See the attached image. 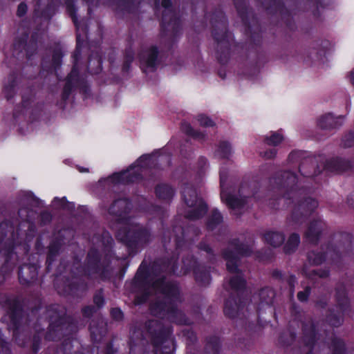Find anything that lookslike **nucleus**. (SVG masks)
<instances>
[{"instance_id":"5fc2aeb1","label":"nucleus","mask_w":354,"mask_h":354,"mask_svg":"<svg viewBox=\"0 0 354 354\" xmlns=\"http://www.w3.org/2000/svg\"><path fill=\"white\" fill-rule=\"evenodd\" d=\"M101 327L103 328L104 326V324L103 322H100Z\"/></svg>"},{"instance_id":"603ef678","label":"nucleus","mask_w":354,"mask_h":354,"mask_svg":"<svg viewBox=\"0 0 354 354\" xmlns=\"http://www.w3.org/2000/svg\"><path fill=\"white\" fill-rule=\"evenodd\" d=\"M75 68H73V71H72V72H71V75H70V76H72V75H73V73H75Z\"/></svg>"},{"instance_id":"49530a36","label":"nucleus","mask_w":354,"mask_h":354,"mask_svg":"<svg viewBox=\"0 0 354 354\" xmlns=\"http://www.w3.org/2000/svg\"><path fill=\"white\" fill-rule=\"evenodd\" d=\"M234 1L235 5H236L237 9L239 10V3H241L242 1V0H234ZM239 12H240V10H239Z\"/></svg>"},{"instance_id":"2eb2a0df","label":"nucleus","mask_w":354,"mask_h":354,"mask_svg":"<svg viewBox=\"0 0 354 354\" xmlns=\"http://www.w3.org/2000/svg\"><path fill=\"white\" fill-rule=\"evenodd\" d=\"M241 308V304H238L232 299H227L225 304V314L230 317L236 316Z\"/></svg>"},{"instance_id":"f8f14e48","label":"nucleus","mask_w":354,"mask_h":354,"mask_svg":"<svg viewBox=\"0 0 354 354\" xmlns=\"http://www.w3.org/2000/svg\"><path fill=\"white\" fill-rule=\"evenodd\" d=\"M264 239L267 243L277 248L283 243L285 236L279 232L270 231L264 234Z\"/></svg>"},{"instance_id":"a18cd8bd","label":"nucleus","mask_w":354,"mask_h":354,"mask_svg":"<svg viewBox=\"0 0 354 354\" xmlns=\"http://www.w3.org/2000/svg\"><path fill=\"white\" fill-rule=\"evenodd\" d=\"M330 322L332 325L337 326L341 324V319H338L336 322H333L332 320H330Z\"/></svg>"},{"instance_id":"412c9836","label":"nucleus","mask_w":354,"mask_h":354,"mask_svg":"<svg viewBox=\"0 0 354 354\" xmlns=\"http://www.w3.org/2000/svg\"><path fill=\"white\" fill-rule=\"evenodd\" d=\"M181 130L185 133L190 135L196 138H203L204 135L200 132L194 131L191 125L187 122H183L181 124Z\"/></svg>"},{"instance_id":"393cba45","label":"nucleus","mask_w":354,"mask_h":354,"mask_svg":"<svg viewBox=\"0 0 354 354\" xmlns=\"http://www.w3.org/2000/svg\"><path fill=\"white\" fill-rule=\"evenodd\" d=\"M308 259L310 263L315 265H319L324 261L322 255L315 252H310L308 253Z\"/></svg>"},{"instance_id":"4d7b16f0","label":"nucleus","mask_w":354,"mask_h":354,"mask_svg":"<svg viewBox=\"0 0 354 354\" xmlns=\"http://www.w3.org/2000/svg\"><path fill=\"white\" fill-rule=\"evenodd\" d=\"M163 352H164L165 353H166V354H169V353L171 352V351L169 350V351H163Z\"/></svg>"},{"instance_id":"20e7f679","label":"nucleus","mask_w":354,"mask_h":354,"mask_svg":"<svg viewBox=\"0 0 354 354\" xmlns=\"http://www.w3.org/2000/svg\"><path fill=\"white\" fill-rule=\"evenodd\" d=\"M213 36L217 42V51L227 55L229 53L232 39L226 32L224 24H221L214 28Z\"/></svg>"},{"instance_id":"1a4fd4ad","label":"nucleus","mask_w":354,"mask_h":354,"mask_svg":"<svg viewBox=\"0 0 354 354\" xmlns=\"http://www.w3.org/2000/svg\"><path fill=\"white\" fill-rule=\"evenodd\" d=\"M343 118L335 117L330 113L322 115L317 120V125L322 129L330 130L342 125Z\"/></svg>"},{"instance_id":"864d4df0","label":"nucleus","mask_w":354,"mask_h":354,"mask_svg":"<svg viewBox=\"0 0 354 354\" xmlns=\"http://www.w3.org/2000/svg\"><path fill=\"white\" fill-rule=\"evenodd\" d=\"M320 172H321L320 170H318L317 171H315L314 175H317V174H319Z\"/></svg>"},{"instance_id":"de8ad7c7","label":"nucleus","mask_w":354,"mask_h":354,"mask_svg":"<svg viewBox=\"0 0 354 354\" xmlns=\"http://www.w3.org/2000/svg\"><path fill=\"white\" fill-rule=\"evenodd\" d=\"M163 344H166L167 346L172 345V342L169 339H165Z\"/></svg>"},{"instance_id":"4468645a","label":"nucleus","mask_w":354,"mask_h":354,"mask_svg":"<svg viewBox=\"0 0 354 354\" xmlns=\"http://www.w3.org/2000/svg\"><path fill=\"white\" fill-rule=\"evenodd\" d=\"M300 243L299 234L292 233L288 238L285 247L284 251L287 254L292 253L295 251Z\"/></svg>"},{"instance_id":"a878e982","label":"nucleus","mask_w":354,"mask_h":354,"mask_svg":"<svg viewBox=\"0 0 354 354\" xmlns=\"http://www.w3.org/2000/svg\"><path fill=\"white\" fill-rule=\"evenodd\" d=\"M309 277L313 279H316L317 277L326 278L328 276V272L327 270H310L309 273L307 274Z\"/></svg>"},{"instance_id":"f257e3e1","label":"nucleus","mask_w":354,"mask_h":354,"mask_svg":"<svg viewBox=\"0 0 354 354\" xmlns=\"http://www.w3.org/2000/svg\"><path fill=\"white\" fill-rule=\"evenodd\" d=\"M250 252L251 248L248 245L239 243H232L223 252L227 269L229 272L235 274L230 279V287L234 290H239L245 286L244 279L241 274L237 272V261L241 256H247Z\"/></svg>"},{"instance_id":"37998d69","label":"nucleus","mask_w":354,"mask_h":354,"mask_svg":"<svg viewBox=\"0 0 354 354\" xmlns=\"http://www.w3.org/2000/svg\"><path fill=\"white\" fill-rule=\"evenodd\" d=\"M6 97L10 99L12 96V92L11 88H6L5 90Z\"/></svg>"},{"instance_id":"423d86ee","label":"nucleus","mask_w":354,"mask_h":354,"mask_svg":"<svg viewBox=\"0 0 354 354\" xmlns=\"http://www.w3.org/2000/svg\"><path fill=\"white\" fill-rule=\"evenodd\" d=\"M220 180H221V196L223 201L225 202V203L232 209H239L244 206L245 204L247 203V198L249 197V196H245L243 195L242 196V194H243V190L240 191L241 193V198H238L237 197H235L234 196H232L223 190L224 187V183L225 180V176L223 175V174H221L220 175Z\"/></svg>"},{"instance_id":"a19ab883","label":"nucleus","mask_w":354,"mask_h":354,"mask_svg":"<svg viewBox=\"0 0 354 354\" xmlns=\"http://www.w3.org/2000/svg\"><path fill=\"white\" fill-rule=\"evenodd\" d=\"M161 5L162 7L167 8L171 5V0H162Z\"/></svg>"},{"instance_id":"c756f323","label":"nucleus","mask_w":354,"mask_h":354,"mask_svg":"<svg viewBox=\"0 0 354 354\" xmlns=\"http://www.w3.org/2000/svg\"><path fill=\"white\" fill-rule=\"evenodd\" d=\"M149 330L151 333H156L161 328L160 324L157 321H151L149 323Z\"/></svg>"},{"instance_id":"79ce46f5","label":"nucleus","mask_w":354,"mask_h":354,"mask_svg":"<svg viewBox=\"0 0 354 354\" xmlns=\"http://www.w3.org/2000/svg\"><path fill=\"white\" fill-rule=\"evenodd\" d=\"M335 256L337 257V254L334 251H329L326 252V257L330 258L331 260H334Z\"/></svg>"},{"instance_id":"3c124183","label":"nucleus","mask_w":354,"mask_h":354,"mask_svg":"<svg viewBox=\"0 0 354 354\" xmlns=\"http://www.w3.org/2000/svg\"><path fill=\"white\" fill-rule=\"evenodd\" d=\"M351 80L352 84H353V86H354V71L351 73Z\"/></svg>"},{"instance_id":"6ab92c4d","label":"nucleus","mask_w":354,"mask_h":354,"mask_svg":"<svg viewBox=\"0 0 354 354\" xmlns=\"http://www.w3.org/2000/svg\"><path fill=\"white\" fill-rule=\"evenodd\" d=\"M283 136L280 132H272L270 136H266L264 142L270 146H277L283 140Z\"/></svg>"},{"instance_id":"b1692460","label":"nucleus","mask_w":354,"mask_h":354,"mask_svg":"<svg viewBox=\"0 0 354 354\" xmlns=\"http://www.w3.org/2000/svg\"><path fill=\"white\" fill-rule=\"evenodd\" d=\"M218 152L221 156L227 158L231 153L230 145L227 142H221L219 145Z\"/></svg>"},{"instance_id":"a211bd4d","label":"nucleus","mask_w":354,"mask_h":354,"mask_svg":"<svg viewBox=\"0 0 354 354\" xmlns=\"http://www.w3.org/2000/svg\"><path fill=\"white\" fill-rule=\"evenodd\" d=\"M297 182L296 176L290 171H284L281 174V180H280V185L291 187L295 185Z\"/></svg>"},{"instance_id":"2f4dec72","label":"nucleus","mask_w":354,"mask_h":354,"mask_svg":"<svg viewBox=\"0 0 354 354\" xmlns=\"http://www.w3.org/2000/svg\"><path fill=\"white\" fill-rule=\"evenodd\" d=\"M277 151L275 149H270L263 152L261 156L266 159H272L276 156Z\"/></svg>"},{"instance_id":"c9c22d12","label":"nucleus","mask_w":354,"mask_h":354,"mask_svg":"<svg viewBox=\"0 0 354 354\" xmlns=\"http://www.w3.org/2000/svg\"><path fill=\"white\" fill-rule=\"evenodd\" d=\"M346 202L348 207L354 209V193H352L347 196Z\"/></svg>"},{"instance_id":"39448f33","label":"nucleus","mask_w":354,"mask_h":354,"mask_svg":"<svg viewBox=\"0 0 354 354\" xmlns=\"http://www.w3.org/2000/svg\"><path fill=\"white\" fill-rule=\"evenodd\" d=\"M318 203L313 198H308L301 202L294 209L291 220L295 223H299L302 216H306L317 208Z\"/></svg>"},{"instance_id":"8fccbe9b","label":"nucleus","mask_w":354,"mask_h":354,"mask_svg":"<svg viewBox=\"0 0 354 354\" xmlns=\"http://www.w3.org/2000/svg\"><path fill=\"white\" fill-rule=\"evenodd\" d=\"M71 17L73 19L74 23L76 24V19H75V15H74V14H73V12L72 11H71Z\"/></svg>"},{"instance_id":"0eeeda50","label":"nucleus","mask_w":354,"mask_h":354,"mask_svg":"<svg viewBox=\"0 0 354 354\" xmlns=\"http://www.w3.org/2000/svg\"><path fill=\"white\" fill-rule=\"evenodd\" d=\"M153 287L156 290L161 292L170 300H177L179 299V290L176 284L173 283H165L162 279L158 280L153 284Z\"/></svg>"},{"instance_id":"4be33fe9","label":"nucleus","mask_w":354,"mask_h":354,"mask_svg":"<svg viewBox=\"0 0 354 354\" xmlns=\"http://www.w3.org/2000/svg\"><path fill=\"white\" fill-rule=\"evenodd\" d=\"M194 273L197 281L202 284H207L209 283L210 275L209 272L197 269L194 270Z\"/></svg>"},{"instance_id":"5701e85b","label":"nucleus","mask_w":354,"mask_h":354,"mask_svg":"<svg viewBox=\"0 0 354 354\" xmlns=\"http://www.w3.org/2000/svg\"><path fill=\"white\" fill-rule=\"evenodd\" d=\"M222 221V216L216 210H214L210 216L209 221L207 223V227L209 229H213L214 226L218 225Z\"/></svg>"},{"instance_id":"9b49d317","label":"nucleus","mask_w":354,"mask_h":354,"mask_svg":"<svg viewBox=\"0 0 354 354\" xmlns=\"http://www.w3.org/2000/svg\"><path fill=\"white\" fill-rule=\"evenodd\" d=\"M324 226L325 224L322 221H314L311 222L305 234L306 239L312 243L317 241Z\"/></svg>"},{"instance_id":"9d476101","label":"nucleus","mask_w":354,"mask_h":354,"mask_svg":"<svg viewBox=\"0 0 354 354\" xmlns=\"http://www.w3.org/2000/svg\"><path fill=\"white\" fill-rule=\"evenodd\" d=\"M158 50L151 47L143 52L140 55L141 62L146 67L153 69L158 63Z\"/></svg>"},{"instance_id":"c03bdc74","label":"nucleus","mask_w":354,"mask_h":354,"mask_svg":"<svg viewBox=\"0 0 354 354\" xmlns=\"http://www.w3.org/2000/svg\"><path fill=\"white\" fill-rule=\"evenodd\" d=\"M49 252L50 255H55V250L54 245H50L49 248Z\"/></svg>"},{"instance_id":"680f3d73","label":"nucleus","mask_w":354,"mask_h":354,"mask_svg":"<svg viewBox=\"0 0 354 354\" xmlns=\"http://www.w3.org/2000/svg\"><path fill=\"white\" fill-rule=\"evenodd\" d=\"M326 169H330V170H331V169H330V168H329V166H328V165H327V166H326Z\"/></svg>"},{"instance_id":"72a5a7b5","label":"nucleus","mask_w":354,"mask_h":354,"mask_svg":"<svg viewBox=\"0 0 354 354\" xmlns=\"http://www.w3.org/2000/svg\"><path fill=\"white\" fill-rule=\"evenodd\" d=\"M94 303L98 306L100 307L104 303V299L100 293H98L94 297Z\"/></svg>"},{"instance_id":"09e8293b","label":"nucleus","mask_w":354,"mask_h":354,"mask_svg":"<svg viewBox=\"0 0 354 354\" xmlns=\"http://www.w3.org/2000/svg\"><path fill=\"white\" fill-rule=\"evenodd\" d=\"M204 250H206L207 252H211V248L208 245H205L204 246Z\"/></svg>"},{"instance_id":"6e6d98bb","label":"nucleus","mask_w":354,"mask_h":354,"mask_svg":"<svg viewBox=\"0 0 354 354\" xmlns=\"http://www.w3.org/2000/svg\"><path fill=\"white\" fill-rule=\"evenodd\" d=\"M128 173L129 172H125L124 174H123L124 176V177H127L128 176Z\"/></svg>"},{"instance_id":"13d9d810","label":"nucleus","mask_w":354,"mask_h":354,"mask_svg":"<svg viewBox=\"0 0 354 354\" xmlns=\"http://www.w3.org/2000/svg\"><path fill=\"white\" fill-rule=\"evenodd\" d=\"M80 171H88V169H84V170L80 169Z\"/></svg>"},{"instance_id":"58836bf2","label":"nucleus","mask_w":354,"mask_h":354,"mask_svg":"<svg viewBox=\"0 0 354 354\" xmlns=\"http://www.w3.org/2000/svg\"><path fill=\"white\" fill-rule=\"evenodd\" d=\"M61 57H62V54L59 52H57L53 55V61L55 65L59 64Z\"/></svg>"},{"instance_id":"bf43d9fd","label":"nucleus","mask_w":354,"mask_h":354,"mask_svg":"<svg viewBox=\"0 0 354 354\" xmlns=\"http://www.w3.org/2000/svg\"><path fill=\"white\" fill-rule=\"evenodd\" d=\"M313 334V331L312 330V331L310 332V338H312Z\"/></svg>"},{"instance_id":"7ed1b4c3","label":"nucleus","mask_w":354,"mask_h":354,"mask_svg":"<svg viewBox=\"0 0 354 354\" xmlns=\"http://www.w3.org/2000/svg\"><path fill=\"white\" fill-rule=\"evenodd\" d=\"M151 312L155 316H160L167 313L168 317L178 324H188L183 313L173 306H167L162 302L154 303L151 306Z\"/></svg>"},{"instance_id":"7c9ffc66","label":"nucleus","mask_w":354,"mask_h":354,"mask_svg":"<svg viewBox=\"0 0 354 354\" xmlns=\"http://www.w3.org/2000/svg\"><path fill=\"white\" fill-rule=\"evenodd\" d=\"M310 294V288L306 287L304 291L299 292L297 294V298L301 301H305L307 300Z\"/></svg>"},{"instance_id":"c85d7f7f","label":"nucleus","mask_w":354,"mask_h":354,"mask_svg":"<svg viewBox=\"0 0 354 354\" xmlns=\"http://www.w3.org/2000/svg\"><path fill=\"white\" fill-rule=\"evenodd\" d=\"M343 144L346 147H351L354 145V133H350L343 138Z\"/></svg>"},{"instance_id":"473e14b6","label":"nucleus","mask_w":354,"mask_h":354,"mask_svg":"<svg viewBox=\"0 0 354 354\" xmlns=\"http://www.w3.org/2000/svg\"><path fill=\"white\" fill-rule=\"evenodd\" d=\"M111 315L112 317L116 319L120 320L122 318V311L118 308H114L111 310Z\"/></svg>"},{"instance_id":"052dcab7","label":"nucleus","mask_w":354,"mask_h":354,"mask_svg":"<svg viewBox=\"0 0 354 354\" xmlns=\"http://www.w3.org/2000/svg\"><path fill=\"white\" fill-rule=\"evenodd\" d=\"M154 343H155L156 346H158V342L156 340H154Z\"/></svg>"},{"instance_id":"cd10ccee","label":"nucleus","mask_w":354,"mask_h":354,"mask_svg":"<svg viewBox=\"0 0 354 354\" xmlns=\"http://www.w3.org/2000/svg\"><path fill=\"white\" fill-rule=\"evenodd\" d=\"M344 344L340 339L335 340L333 344V354H344Z\"/></svg>"},{"instance_id":"e433bc0d","label":"nucleus","mask_w":354,"mask_h":354,"mask_svg":"<svg viewBox=\"0 0 354 354\" xmlns=\"http://www.w3.org/2000/svg\"><path fill=\"white\" fill-rule=\"evenodd\" d=\"M90 329H91V335H92L93 336L96 337H97V336L98 335H102V333H103V331H102V330L98 331V330H97V327L95 326V324H91V328H90Z\"/></svg>"},{"instance_id":"f704fd0d","label":"nucleus","mask_w":354,"mask_h":354,"mask_svg":"<svg viewBox=\"0 0 354 354\" xmlns=\"http://www.w3.org/2000/svg\"><path fill=\"white\" fill-rule=\"evenodd\" d=\"M27 11V6L24 3H20L17 8V15L19 16H23Z\"/></svg>"},{"instance_id":"e2e57ef3","label":"nucleus","mask_w":354,"mask_h":354,"mask_svg":"<svg viewBox=\"0 0 354 354\" xmlns=\"http://www.w3.org/2000/svg\"><path fill=\"white\" fill-rule=\"evenodd\" d=\"M98 71H100V68L98 70L95 71L94 73H97Z\"/></svg>"},{"instance_id":"ea45409f","label":"nucleus","mask_w":354,"mask_h":354,"mask_svg":"<svg viewBox=\"0 0 354 354\" xmlns=\"http://www.w3.org/2000/svg\"><path fill=\"white\" fill-rule=\"evenodd\" d=\"M133 237L140 238V236L138 234H137L136 232L129 230L124 238L127 239V238H133Z\"/></svg>"},{"instance_id":"f3484780","label":"nucleus","mask_w":354,"mask_h":354,"mask_svg":"<svg viewBox=\"0 0 354 354\" xmlns=\"http://www.w3.org/2000/svg\"><path fill=\"white\" fill-rule=\"evenodd\" d=\"M156 194L162 199H169L174 195L173 189L167 185H158L156 189Z\"/></svg>"},{"instance_id":"6e6552de","label":"nucleus","mask_w":354,"mask_h":354,"mask_svg":"<svg viewBox=\"0 0 354 354\" xmlns=\"http://www.w3.org/2000/svg\"><path fill=\"white\" fill-rule=\"evenodd\" d=\"M131 204L126 199H120L115 201L109 208V213L115 215L118 220H122L131 209Z\"/></svg>"},{"instance_id":"ddd939ff","label":"nucleus","mask_w":354,"mask_h":354,"mask_svg":"<svg viewBox=\"0 0 354 354\" xmlns=\"http://www.w3.org/2000/svg\"><path fill=\"white\" fill-rule=\"evenodd\" d=\"M37 275V268L34 266H25L19 272V279L23 283H30L34 281Z\"/></svg>"},{"instance_id":"4c0bfd02","label":"nucleus","mask_w":354,"mask_h":354,"mask_svg":"<svg viewBox=\"0 0 354 354\" xmlns=\"http://www.w3.org/2000/svg\"><path fill=\"white\" fill-rule=\"evenodd\" d=\"M95 310V308L91 306H86L83 309V313L85 316L89 317Z\"/></svg>"},{"instance_id":"f03ea898","label":"nucleus","mask_w":354,"mask_h":354,"mask_svg":"<svg viewBox=\"0 0 354 354\" xmlns=\"http://www.w3.org/2000/svg\"><path fill=\"white\" fill-rule=\"evenodd\" d=\"M185 203L192 209L186 215L191 220H196L203 216L207 212V206L203 200L198 197L196 190L189 186H185L182 192Z\"/></svg>"},{"instance_id":"dca6fc26","label":"nucleus","mask_w":354,"mask_h":354,"mask_svg":"<svg viewBox=\"0 0 354 354\" xmlns=\"http://www.w3.org/2000/svg\"><path fill=\"white\" fill-rule=\"evenodd\" d=\"M260 303L270 305L272 303L274 297V292L270 288H263L259 293Z\"/></svg>"},{"instance_id":"bb28decb","label":"nucleus","mask_w":354,"mask_h":354,"mask_svg":"<svg viewBox=\"0 0 354 354\" xmlns=\"http://www.w3.org/2000/svg\"><path fill=\"white\" fill-rule=\"evenodd\" d=\"M197 120L200 125L203 127H213L215 124L210 118L204 115H199Z\"/></svg>"},{"instance_id":"aec40b11","label":"nucleus","mask_w":354,"mask_h":354,"mask_svg":"<svg viewBox=\"0 0 354 354\" xmlns=\"http://www.w3.org/2000/svg\"><path fill=\"white\" fill-rule=\"evenodd\" d=\"M337 305L342 313L346 312L348 309L349 301L344 291L338 292L337 295Z\"/></svg>"}]
</instances>
